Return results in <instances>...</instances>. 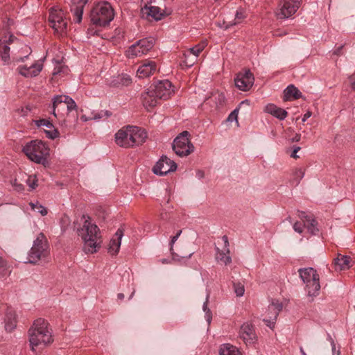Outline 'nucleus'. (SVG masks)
Masks as SVG:
<instances>
[{
    "mask_svg": "<svg viewBox=\"0 0 355 355\" xmlns=\"http://www.w3.org/2000/svg\"><path fill=\"white\" fill-rule=\"evenodd\" d=\"M28 334L29 343L32 350H36L37 347L42 349V347H46L49 343L53 341L49 323L42 318H39L34 321Z\"/></svg>",
    "mask_w": 355,
    "mask_h": 355,
    "instance_id": "1",
    "label": "nucleus"
},
{
    "mask_svg": "<svg viewBox=\"0 0 355 355\" xmlns=\"http://www.w3.org/2000/svg\"><path fill=\"white\" fill-rule=\"evenodd\" d=\"M82 219L83 224L76 228V232L82 238L85 250L93 254L97 252V248H100V243L97 241L100 229L97 225L92 223L89 216L83 215Z\"/></svg>",
    "mask_w": 355,
    "mask_h": 355,
    "instance_id": "2",
    "label": "nucleus"
},
{
    "mask_svg": "<svg viewBox=\"0 0 355 355\" xmlns=\"http://www.w3.org/2000/svg\"><path fill=\"white\" fill-rule=\"evenodd\" d=\"M146 138V131L137 126H126L115 134V141L122 148H131L134 145L141 144Z\"/></svg>",
    "mask_w": 355,
    "mask_h": 355,
    "instance_id": "3",
    "label": "nucleus"
},
{
    "mask_svg": "<svg viewBox=\"0 0 355 355\" xmlns=\"http://www.w3.org/2000/svg\"><path fill=\"white\" fill-rule=\"evenodd\" d=\"M172 87L173 85L170 80H159L141 95L144 105L146 107H154L158 99H167L172 93Z\"/></svg>",
    "mask_w": 355,
    "mask_h": 355,
    "instance_id": "4",
    "label": "nucleus"
},
{
    "mask_svg": "<svg viewBox=\"0 0 355 355\" xmlns=\"http://www.w3.org/2000/svg\"><path fill=\"white\" fill-rule=\"evenodd\" d=\"M22 151L28 159L35 163L42 164L44 166L49 163L48 156L50 148L42 140H31L24 146Z\"/></svg>",
    "mask_w": 355,
    "mask_h": 355,
    "instance_id": "5",
    "label": "nucleus"
},
{
    "mask_svg": "<svg viewBox=\"0 0 355 355\" xmlns=\"http://www.w3.org/2000/svg\"><path fill=\"white\" fill-rule=\"evenodd\" d=\"M90 18L92 23L96 26H108L114 19V10L109 2H98L91 11Z\"/></svg>",
    "mask_w": 355,
    "mask_h": 355,
    "instance_id": "6",
    "label": "nucleus"
},
{
    "mask_svg": "<svg viewBox=\"0 0 355 355\" xmlns=\"http://www.w3.org/2000/svg\"><path fill=\"white\" fill-rule=\"evenodd\" d=\"M300 279L305 284V289L309 296H317L320 289V277L313 268L298 269Z\"/></svg>",
    "mask_w": 355,
    "mask_h": 355,
    "instance_id": "7",
    "label": "nucleus"
},
{
    "mask_svg": "<svg viewBox=\"0 0 355 355\" xmlns=\"http://www.w3.org/2000/svg\"><path fill=\"white\" fill-rule=\"evenodd\" d=\"M49 253V243L44 233L41 232L33 241L26 262L36 264L41 259L46 258Z\"/></svg>",
    "mask_w": 355,
    "mask_h": 355,
    "instance_id": "8",
    "label": "nucleus"
},
{
    "mask_svg": "<svg viewBox=\"0 0 355 355\" xmlns=\"http://www.w3.org/2000/svg\"><path fill=\"white\" fill-rule=\"evenodd\" d=\"M189 136L190 133L189 131H182L175 138L173 142V150L180 157L188 155L194 150V146L189 140Z\"/></svg>",
    "mask_w": 355,
    "mask_h": 355,
    "instance_id": "9",
    "label": "nucleus"
},
{
    "mask_svg": "<svg viewBox=\"0 0 355 355\" xmlns=\"http://www.w3.org/2000/svg\"><path fill=\"white\" fill-rule=\"evenodd\" d=\"M16 39L14 35H10L8 38L5 40H0V57L1 58V62L3 64H9L12 62H24L28 58V55L23 57H12L11 62L10 60V48L9 46L10 43L13 42Z\"/></svg>",
    "mask_w": 355,
    "mask_h": 355,
    "instance_id": "10",
    "label": "nucleus"
},
{
    "mask_svg": "<svg viewBox=\"0 0 355 355\" xmlns=\"http://www.w3.org/2000/svg\"><path fill=\"white\" fill-rule=\"evenodd\" d=\"M155 43V40L153 37L142 38L129 46L128 54L129 57H140V55L148 53L150 49H153Z\"/></svg>",
    "mask_w": 355,
    "mask_h": 355,
    "instance_id": "11",
    "label": "nucleus"
},
{
    "mask_svg": "<svg viewBox=\"0 0 355 355\" xmlns=\"http://www.w3.org/2000/svg\"><path fill=\"white\" fill-rule=\"evenodd\" d=\"M302 0H280L276 15L279 19H288L295 15L301 5Z\"/></svg>",
    "mask_w": 355,
    "mask_h": 355,
    "instance_id": "12",
    "label": "nucleus"
},
{
    "mask_svg": "<svg viewBox=\"0 0 355 355\" xmlns=\"http://www.w3.org/2000/svg\"><path fill=\"white\" fill-rule=\"evenodd\" d=\"M51 101V112L55 117L58 116L59 114L57 113V110L59 112L60 105L62 103H65L67 105V110L68 112H70V111L72 110H77L78 109V105L75 100L69 96V95H54Z\"/></svg>",
    "mask_w": 355,
    "mask_h": 355,
    "instance_id": "13",
    "label": "nucleus"
},
{
    "mask_svg": "<svg viewBox=\"0 0 355 355\" xmlns=\"http://www.w3.org/2000/svg\"><path fill=\"white\" fill-rule=\"evenodd\" d=\"M177 167L178 164L175 161L163 155L153 166V171L157 175H166L169 172L175 171Z\"/></svg>",
    "mask_w": 355,
    "mask_h": 355,
    "instance_id": "14",
    "label": "nucleus"
},
{
    "mask_svg": "<svg viewBox=\"0 0 355 355\" xmlns=\"http://www.w3.org/2000/svg\"><path fill=\"white\" fill-rule=\"evenodd\" d=\"M234 83L241 91H249L254 83V76L250 69H245L239 72L235 78Z\"/></svg>",
    "mask_w": 355,
    "mask_h": 355,
    "instance_id": "15",
    "label": "nucleus"
},
{
    "mask_svg": "<svg viewBox=\"0 0 355 355\" xmlns=\"http://www.w3.org/2000/svg\"><path fill=\"white\" fill-rule=\"evenodd\" d=\"M49 22L51 26L57 32L66 30L67 26V22L64 18L62 10H56L54 8L49 11Z\"/></svg>",
    "mask_w": 355,
    "mask_h": 355,
    "instance_id": "16",
    "label": "nucleus"
},
{
    "mask_svg": "<svg viewBox=\"0 0 355 355\" xmlns=\"http://www.w3.org/2000/svg\"><path fill=\"white\" fill-rule=\"evenodd\" d=\"M239 334L246 345H253L257 340V336L252 324H243L239 329Z\"/></svg>",
    "mask_w": 355,
    "mask_h": 355,
    "instance_id": "17",
    "label": "nucleus"
},
{
    "mask_svg": "<svg viewBox=\"0 0 355 355\" xmlns=\"http://www.w3.org/2000/svg\"><path fill=\"white\" fill-rule=\"evenodd\" d=\"M157 71V63L153 60H145L143 63L139 66L137 71V76L139 78L148 77L150 75L154 74Z\"/></svg>",
    "mask_w": 355,
    "mask_h": 355,
    "instance_id": "18",
    "label": "nucleus"
},
{
    "mask_svg": "<svg viewBox=\"0 0 355 355\" xmlns=\"http://www.w3.org/2000/svg\"><path fill=\"white\" fill-rule=\"evenodd\" d=\"M43 68L42 64L35 62L30 66L19 65L17 68V71L24 77H34L40 73Z\"/></svg>",
    "mask_w": 355,
    "mask_h": 355,
    "instance_id": "19",
    "label": "nucleus"
},
{
    "mask_svg": "<svg viewBox=\"0 0 355 355\" xmlns=\"http://www.w3.org/2000/svg\"><path fill=\"white\" fill-rule=\"evenodd\" d=\"M205 47V44H198L192 46L187 52L184 53V58L188 66H192L195 63L199 53L203 51Z\"/></svg>",
    "mask_w": 355,
    "mask_h": 355,
    "instance_id": "20",
    "label": "nucleus"
},
{
    "mask_svg": "<svg viewBox=\"0 0 355 355\" xmlns=\"http://www.w3.org/2000/svg\"><path fill=\"white\" fill-rule=\"evenodd\" d=\"M88 3V0H78L76 4L71 7V11L73 12V21L80 24L83 20L84 6Z\"/></svg>",
    "mask_w": 355,
    "mask_h": 355,
    "instance_id": "21",
    "label": "nucleus"
},
{
    "mask_svg": "<svg viewBox=\"0 0 355 355\" xmlns=\"http://www.w3.org/2000/svg\"><path fill=\"white\" fill-rule=\"evenodd\" d=\"M123 234V229L119 228L114 237L110 240L109 251L111 254H117L119 251Z\"/></svg>",
    "mask_w": 355,
    "mask_h": 355,
    "instance_id": "22",
    "label": "nucleus"
},
{
    "mask_svg": "<svg viewBox=\"0 0 355 355\" xmlns=\"http://www.w3.org/2000/svg\"><path fill=\"white\" fill-rule=\"evenodd\" d=\"M5 329L8 332L13 330L17 327V317L16 313L12 309H8L6 311L5 318Z\"/></svg>",
    "mask_w": 355,
    "mask_h": 355,
    "instance_id": "23",
    "label": "nucleus"
},
{
    "mask_svg": "<svg viewBox=\"0 0 355 355\" xmlns=\"http://www.w3.org/2000/svg\"><path fill=\"white\" fill-rule=\"evenodd\" d=\"M141 11L144 15H146L148 17H152L155 20H159L162 19L164 12H162L161 8L158 6H145L141 8Z\"/></svg>",
    "mask_w": 355,
    "mask_h": 355,
    "instance_id": "24",
    "label": "nucleus"
},
{
    "mask_svg": "<svg viewBox=\"0 0 355 355\" xmlns=\"http://www.w3.org/2000/svg\"><path fill=\"white\" fill-rule=\"evenodd\" d=\"M266 110L267 112L279 119H285L288 114V112H286V110L277 107L275 104H268L266 107Z\"/></svg>",
    "mask_w": 355,
    "mask_h": 355,
    "instance_id": "25",
    "label": "nucleus"
},
{
    "mask_svg": "<svg viewBox=\"0 0 355 355\" xmlns=\"http://www.w3.org/2000/svg\"><path fill=\"white\" fill-rule=\"evenodd\" d=\"M334 267L336 270H345L350 268V257L347 255L338 254L334 259Z\"/></svg>",
    "mask_w": 355,
    "mask_h": 355,
    "instance_id": "26",
    "label": "nucleus"
},
{
    "mask_svg": "<svg viewBox=\"0 0 355 355\" xmlns=\"http://www.w3.org/2000/svg\"><path fill=\"white\" fill-rule=\"evenodd\" d=\"M300 97H302V92L294 85H288L284 90V100H289L291 98L299 99Z\"/></svg>",
    "mask_w": 355,
    "mask_h": 355,
    "instance_id": "27",
    "label": "nucleus"
},
{
    "mask_svg": "<svg viewBox=\"0 0 355 355\" xmlns=\"http://www.w3.org/2000/svg\"><path fill=\"white\" fill-rule=\"evenodd\" d=\"M220 355H241L236 347L231 344H223L219 348Z\"/></svg>",
    "mask_w": 355,
    "mask_h": 355,
    "instance_id": "28",
    "label": "nucleus"
},
{
    "mask_svg": "<svg viewBox=\"0 0 355 355\" xmlns=\"http://www.w3.org/2000/svg\"><path fill=\"white\" fill-rule=\"evenodd\" d=\"M177 240H178V236L175 234L171 237V239L169 242L170 251L172 254L173 259L175 261H180L181 259H186V260H188V259H189V258H191V257H192V255L193 254V252H190V253H189L187 255L182 256L180 257V255H178V254L175 253L174 249H173L174 244L175 243Z\"/></svg>",
    "mask_w": 355,
    "mask_h": 355,
    "instance_id": "29",
    "label": "nucleus"
},
{
    "mask_svg": "<svg viewBox=\"0 0 355 355\" xmlns=\"http://www.w3.org/2000/svg\"><path fill=\"white\" fill-rule=\"evenodd\" d=\"M306 227L309 233L313 235H316L319 232V229L318 227V221H316L314 218L311 217V216H308L307 223Z\"/></svg>",
    "mask_w": 355,
    "mask_h": 355,
    "instance_id": "30",
    "label": "nucleus"
},
{
    "mask_svg": "<svg viewBox=\"0 0 355 355\" xmlns=\"http://www.w3.org/2000/svg\"><path fill=\"white\" fill-rule=\"evenodd\" d=\"M244 104L249 105L250 104L249 100H248V99L243 100L239 103V105L237 106V107L234 108V110H232V112H230V114H229V116L227 117L228 121H236L238 123V114L239 112V110L241 107L242 105H244Z\"/></svg>",
    "mask_w": 355,
    "mask_h": 355,
    "instance_id": "31",
    "label": "nucleus"
},
{
    "mask_svg": "<svg viewBox=\"0 0 355 355\" xmlns=\"http://www.w3.org/2000/svg\"><path fill=\"white\" fill-rule=\"evenodd\" d=\"M304 176V171L303 168L295 169V172L293 173V178L291 180V184L293 185L299 184Z\"/></svg>",
    "mask_w": 355,
    "mask_h": 355,
    "instance_id": "32",
    "label": "nucleus"
},
{
    "mask_svg": "<svg viewBox=\"0 0 355 355\" xmlns=\"http://www.w3.org/2000/svg\"><path fill=\"white\" fill-rule=\"evenodd\" d=\"M209 293L206 295V300L205 302L203 304V311L205 312V318L206 321L207 322V324H211L212 321V312L211 311V309L208 308V301H209Z\"/></svg>",
    "mask_w": 355,
    "mask_h": 355,
    "instance_id": "33",
    "label": "nucleus"
},
{
    "mask_svg": "<svg viewBox=\"0 0 355 355\" xmlns=\"http://www.w3.org/2000/svg\"><path fill=\"white\" fill-rule=\"evenodd\" d=\"M10 273V270L8 265V261L0 256V276L4 277V276L9 275Z\"/></svg>",
    "mask_w": 355,
    "mask_h": 355,
    "instance_id": "34",
    "label": "nucleus"
},
{
    "mask_svg": "<svg viewBox=\"0 0 355 355\" xmlns=\"http://www.w3.org/2000/svg\"><path fill=\"white\" fill-rule=\"evenodd\" d=\"M112 112L110 110H99V112H92V119H107V117L111 116Z\"/></svg>",
    "mask_w": 355,
    "mask_h": 355,
    "instance_id": "35",
    "label": "nucleus"
},
{
    "mask_svg": "<svg viewBox=\"0 0 355 355\" xmlns=\"http://www.w3.org/2000/svg\"><path fill=\"white\" fill-rule=\"evenodd\" d=\"M268 309L273 311V312H274L273 320H276L279 312L283 309V305H282V304H279V302H273L270 305V306H268Z\"/></svg>",
    "mask_w": 355,
    "mask_h": 355,
    "instance_id": "36",
    "label": "nucleus"
},
{
    "mask_svg": "<svg viewBox=\"0 0 355 355\" xmlns=\"http://www.w3.org/2000/svg\"><path fill=\"white\" fill-rule=\"evenodd\" d=\"M233 287L237 296H243L245 293V286L241 282H233Z\"/></svg>",
    "mask_w": 355,
    "mask_h": 355,
    "instance_id": "37",
    "label": "nucleus"
},
{
    "mask_svg": "<svg viewBox=\"0 0 355 355\" xmlns=\"http://www.w3.org/2000/svg\"><path fill=\"white\" fill-rule=\"evenodd\" d=\"M212 97L214 98L216 106H221L225 102L224 93H214Z\"/></svg>",
    "mask_w": 355,
    "mask_h": 355,
    "instance_id": "38",
    "label": "nucleus"
},
{
    "mask_svg": "<svg viewBox=\"0 0 355 355\" xmlns=\"http://www.w3.org/2000/svg\"><path fill=\"white\" fill-rule=\"evenodd\" d=\"M245 17H246L245 10L241 8H239V10H237L236 12L234 24H236L241 23V20L245 19Z\"/></svg>",
    "mask_w": 355,
    "mask_h": 355,
    "instance_id": "39",
    "label": "nucleus"
},
{
    "mask_svg": "<svg viewBox=\"0 0 355 355\" xmlns=\"http://www.w3.org/2000/svg\"><path fill=\"white\" fill-rule=\"evenodd\" d=\"M30 205L32 209L35 210L36 211L40 212L42 216H46L47 214V210L46 207H43L42 205H38V203L31 202Z\"/></svg>",
    "mask_w": 355,
    "mask_h": 355,
    "instance_id": "40",
    "label": "nucleus"
},
{
    "mask_svg": "<svg viewBox=\"0 0 355 355\" xmlns=\"http://www.w3.org/2000/svg\"><path fill=\"white\" fill-rule=\"evenodd\" d=\"M35 123L38 127L44 125V127L49 128V129L53 127V123L49 120H46V119H40V120L35 121Z\"/></svg>",
    "mask_w": 355,
    "mask_h": 355,
    "instance_id": "41",
    "label": "nucleus"
},
{
    "mask_svg": "<svg viewBox=\"0 0 355 355\" xmlns=\"http://www.w3.org/2000/svg\"><path fill=\"white\" fill-rule=\"evenodd\" d=\"M217 259H218V260L222 261V262H223L226 265L229 264V263H230L232 261V258L230 257V256L227 255V253H225V252L224 251L220 252L219 253L218 256H217Z\"/></svg>",
    "mask_w": 355,
    "mask_h": 355,
    "instance_id": "42",
    "label": "nucleus"
},
{
    "mask_svg": "<svg viewBox=\"0 0 355 355\" xmlns=\"http://www.w3.org/2000/svg\"><path fill=\"white\" fill-rule=\"evenodd\" d=\"M45 134L46 137L51 139H55V138H58L60 136V133L57 129H53V130H45Z\"/></svg>",
    "mask_w": 355,
    "mask_h": 355,
    "instance_id": "43",
    "label": "nucleus"
},
{
    "mask_svg": "<svg viewBox=\"0 0 355 355\" xmlns=\"http://www.w3.org/2000/svg\"><path fill=\"white\" fill-rule=\"evenodd\" d=\"M293 228L298 233H302V232H303V225H302L300 222H295L293 225Z\"/></svg>",
    "mask_w": 355,
    "mask_h": 355,
    "instance_id": "44",
    "label": "nucleus"
},
{
    "mask_svg": "<svg viewBox=\"0 0 355 355\" xmlns=\"http://www.w3.org/2000/svg\"><path fill=\"white\" fill-rule=\"evenodd\" d=\"M299 217L301 218V220H303L304 226L306 227L309 215L304 213V211H300L299 214Z\"/></svg>",
    "mask_w": 355,
    "mask_h": 355,
    "instance_id": "45",
    "label": "nucleus"
},
{
    "mask_svg": "<svg viewBox=\"0 0 355 355\" xmlns=\"http://www.w3.org/2000/svg\"><path fill=\"white\" fill-rule=\"evenodd\" d=\"M263 321L266 323V324L270 328L272 329L273 328V327H275V320H273V317L270 318V319H264Z\"/></svg>",
    "mask_w": 355,
    "mask_h": 355,
    "instance_id": "46",
    "label": "nucleus"
},
{
    "mask_svg": "<svg viewBox=\"0 0 355 355\" xmlns=\"http://www.w3.org/2000/svg\"><path fill=\"white\" fill-rule=\"evenodd\" d=\"M299 150H300V147H294V148L291 154V156L292 157H294V159H297V157H299V156L297 155V153Z\"/></svg>",
    "mask_w": 355,
    "mask_h": 355,
    "instance_id": "47",
    "label": "nucleus"
},
{
    "mask_svg": "<svg viewBox=\"0 0 355 355\" xmlns=\"http://www.w3.org/2000/svg\"><path fill=\"white\" fill-rule=\"evenodd\" d=\"M223 240L225 243V251L227 254H229L230 252V250H229V248H228V246H229V241H228V238L227 236V235H224L223 237Z\"/></svg>",
    "mask_w": 355,
    "mask_h": 355,
    "instance_id": "48",
    "label": "nucleus"
},
{
    "mask_svg": "<svg viewBox=\"0 0 355 355\" xmlns=\"http://www.w3.org/2000/svg\"><path fill=\"white\" fill-rule=\"evenodd\" d=\"M349 80L351 83V86L352 89H355V73L352 74V76H349Z\"/></svg>",
    "mask_w": 355,
    "mask_h": 355,
    "instance_id": "49",
    "label": "nucleus"
},
{
    "mask_svg": "<svg viewBox=\"0 0 355 355\" xmlns=\"http://www.w3.org/2000/svg\"><path fill=\"white\" fill-rule=\"evenodd\" d=\"M205 176V173L203 171H197L196 172V177L198 178V180H201Z\"/></svg>",
    "mask_w": 355,
    "mask_h": 355,
    "instance_id": "50",
    "label": "nucleus"
},
{
    "mask_svg": "<svg viewBox=\"0 0 355 355\" xmlns=\"http://www.w3.org/2000/svg\"><path fill=\"white\" fill-rule=\"evenodd\" d=\"M123 83L125 85H129L130 83H131V78L130 76H127V74H125V76H123Z\"/></svg>",
    "mask_w": 355,
    "mask_h": 355,
    "instance_id": "51",
    "label": "nucleus"
},
{
    "mask_svg": "<svg viewBox=\"0 0 355 355\" xmlns=\"http://www.w3.org/2000/svg\"><path fill=\"white\" fill-rule=\"evenodd\" d=\"M311 114H312V112H309V110H308L306 112H305V114H304L303 117H302V121H306L307 119H309V117L311 116Z\"/></svg>",
    "mask_w": 355,
    "mask_h": 355,
    "instance_id": "52",
    "label": "nucleus"
},
{
    "mask_svg": "<svg viewBox=\"0 0 355 355\" xmlns=\"http://www.w3.org/2000/svg\"><path fill=\"white\" fill-rule=\"evenodd\" d=\"M301 139V135L299 133H296L295 135L292 138L293 142H298Z\"/></svg>",
    "mask_w": 355,
    "mask_h": 355,
    "instance_id": "53",
    "label": "nucleus"
},
{
    "mask_svg": "<svg viewBox=\"0 0 355 355\" xmlns=\"http://www.w3.org/2000/svg\"><path fill=\"white\" fill-rule=\"evenodd\" d=\"M343 49V46H338L337 49H336L334 53L336 55H340Z\"/></svg>",
    "mask_w": 355,
    "mask_h": 355,
    "instance_id": "54",
    "label": "nucleus"
},
{
    "mask_svg": "<svg viewBox=\"0 0 355 355\" xmlns=\"http://www.w3.org/2000/svg\"><path fill=\"white\" fill-rule=\"evenodd\" d=\"M327 340L330 342L331 345H334V338L330 334H327Z\"/></svg>",
    "mask_w": 355,
    "mask_h": 355,
    "instance_id": "55",
    "label": "nucleus"
},
{
    "mask_svg": "<svg viewBox=\"0 0 355 355\" xmlns=\"http://www.w3.org/2000/svg\"><path fill=\"white\" fill-rule=\"evenodd\" d=\"M331 349H332L333 355H335V352L336 350V345L334 340V344L331 345Z\"/></svg>",
    "mask_w": 355,
    "mask_h": 355,
    "instance_id": "56",
    "label": "nucleus"
},
{
    "mask_svg": "<svg viewBox=\"0 0 355 355\" xmlns=\"http://www.w3.org/2000/svg\"><path fill=\"white\" fill-rule=\"evenodd\" d=\"M118 299L120 300H123L124 299V294L123 293H119L118 294Z\"/></svg>",
    "mask_w": 355,
    "mask_h": 355,
    "instance_id": "57",
    "label": "nucleus"
},
{
    "mask_svg": "<svg viewBox=\"0 0 355 355\" xmlns=\"http://www.w3.org/2000/svg\"><path fill=\"white\" fill-rule=\"evenodd\" d=\"M300 352L302 354V355H308L305 351H304L302 347H300Z\"/></svg>",
    "mask_w": 355,
    "mask_h": 355,
    "instance_id": "58",
    "label": "nucleus"
},
{
    "mask_svg": "<svg viewBox=\"0 0 355 355\" xmlns=\"http://www.w3.org/2000/svg\"><path fill=\"white\" fill-rule=\"evenodd\" d=\"M182 230H179L178 231V232L176 233V236H178V239L179 238V236H180L181 233H182Z\"/></svg>",
    "mask_w": 355,
    "mask_h": 355,
    "instance_id": "59",
    "label": "nucleus"
},
{
    "mask_svg": "<svg viewBox=\"0 0 355 355\" xmlns=\"http://www.w3.org/2000/svg\"><path fill=\"white\" fill-rule=\"evenodd\" d=\"M36 185H37V184H36V183H35V182H34L32 184H31V187L32 189H35V186H36Z\"/></svg>",
    "mask_w": 355,
    "mask_h": 355,
    "instance_id": "60",
    "label": "nucleus"
},
{
    "mask_svg": "<svg viewBox=\"0 0 355 355\" xmlns=\"http://www.w3.org/2000/svg\"><path fill=\"white\" fill-rule=\"evenodd\" d=\"M134 294H135V291L132 292L131 295H130V297H129V299L132 298V297H133Z\"/></svg>",
    "mask_w": 355,
    "mask_h": 355,
    "instance_id": "61",
    "label": "nucleus"
},
{
    "mask_svg": "<svg viewBox=\"0 0 355 355\" xmlns=\"http://www.w3.org/2000/svg\"><path fill=\"white\" fill-rule=\"evenodd\" d=\"M18 188L23 189V184H18Z\"/></svg>",
    "mask_w": 355,
    "mask_h": 355,
    "instance_id": "62",
    "label": "nucleus"
},
{
    "mask_svg": "<svg viewBox=\"0 0 355 355\" xmlns=\"http://www.w3.org/2000/svg\"><path fill=\"white\" fill-rule=\"evenodd\" d=\"M82 119H83V121H87V119H86V118H85V116H82Z\"/></svg>",
    "mask_w": 355,
    "mask_h": 355,
    "instance_id": "63",
    "label": "nucleus"
},
{
    "mask_svg": "<svg viewBox=\"0 0 355 355\" xmlns=\"http://www.w3.org/2000/svg\"><path fill=\"white\" fill-rule=\"evenodd\" d=\"M162 262H163V263H167L168 261H167V260H166V259H163V260H162Z\"/></svg>",
    "mask_w": 355,
    "mask_h": 355,
    "instance_id": "64",
    "label": "nucleus"
}]
</instances>
